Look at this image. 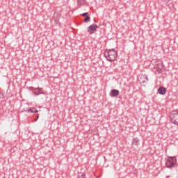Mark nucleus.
Instances as JSON below:
<instances>
[{
    "mask_svg": "<svg viewBox=\"0 0 178 178\" xmlns=\"http://www.w3.org/2000/svg\"><path fill=\"white\" fill-rule=\"evenodd\" d=\"M158 92L161 95H165L166 94V88H165L164 87H160L158 89Z\"/></svg>",
    "mask_w": 178,
    "mask_h": 178,
    "instance_id": "6",
    "label": "nucleus"
},
{
    "mask_svg": "<svg viewBox=\"0 0 178 178\" xmlns=\"http://www.w3.org/2000/svg\"><path fill=\"white\" fill-rule=\"evenodd\" d=\"M163 68V66H162V64H159L156 67V69L158 72L162 73V69Z\"/></svg>",
    "mask_w": 178,
    "mask_h": 178,
    "instance_id": "10",
    "label": "nucleus"
},
{
    "mask_svg": "<svg viewBox=\"0 0 178 178\" xmlns=\"http://www.w3.org/2000/svg\"><path fill=\"white\" fill-rule=\"evenodd\" d=\"M176 162L177 160L175 156H170L165 162V166L169 168H173L175 167V165H176Z\"/></svg>",
    "mask_w": 178,
    "mask_h": 178,
    "instance_id": "3",
    "label": "nucleus"
},
{
    "mask_svg": "<svg viewBox=\"0 0 178 178\" xmlns=\"http://www.w3.org/2000/svg\"><path fill=\"white\" fill-rule=\"evenodd\" d=\"M81 16H82L83 17H87V16H88V13H84L81 14Z\"/></svg>",
    "mask_w": 178,
    "mask_h": 178,
    "instance_id": "13",
    "label": "nucleus"
},
{
    "mask_svg": "<svg viewBox=\"0 0 178 178\" xmlns=\"http://www.w3.org/2000/svg\"><path fill=\"white\" fill-rule=\"evenodd\" d=\"M104 56L108 62H114L118 58V51L115 49L106 50L104 51Z\"/></svg>",
    "mask_w": 178,
    "mask_h": 178,
    "instance_id": "1",
    "label": "nucleus"
},
{
    "mask_svg": "<svg viewBox=\"0 0 178 178\" xmlns=\"http://www.w3.org/2000/svg\"><path fill=\"white\" fill-rule=\"evenodd\" d=\"M111 97H118L119 95V91L116 89L111 90L110 92Z\"/></svg>",
    "mask_w": 178,
    "mask_h": 178,
    "instance_id": "7",
    "label": "nucleus"
},
{
    "mask_svg": "<svg viewBox=\"0 0 178 178\" xmlns=\"http://www.w3.org/2000/svg\"><path fill=\"white\" fill-rule=\"evenodd\" d=\"M97 29H98V25L92 24V25L88 27L87 31L90 35H92L94 34V31H97Z\"/></svg>",
    "mask_w": 178,
    "mask_h": 178,
    "instance_id": "4",
    "label": "nucleus"
},
{
    "mask_svg": "<svg viewBox=\"0 0 178 178\" xmlns=\"http://www.w3.org/2000/svg\"><path fill=\"white\" fill-rule=\"evenodd\" d=\"M148 81V77L145 75H141L139 79V83H144Z\"/></svg>",
    "mask_w": 178,
    "mask_h": 178,
    "instance_id": "5",
    "label": "nucleus"
},
{
    "mask_svg": "<svg viewBox=\"0 0 178 178\" xmlns=\"http://www.w3.org/2000/svg\"><path fill=\"white\" fill-rule=\"evenodd\" d=\"M33 90H38V92H34V94L35 95H40V94H44V92H41L42 91V88H33Z\"/></svg>",
    "mask_w": 178,
    "mask_h": 178,
    "instance_id": "9",
    "label": "nucleus"
},
{
    "mask_svg": "<svg viewBox=\"0 0 178 178\" xmlns=\"http://www.w3.org/2000/svg\"><path fill=\"white\" fill-rule=\"evenodd\" d=\"M91 20V18L90 17V16H86L83 20L84 23H88L90 22Z\"/></svg>",
    "mask_w": 178,
    "mask_h": 178,
    "instance_id": "12",
    "label": "nucleus"
},
{
    "mask_svg": "<svg viewBox=\"0 0 178 178\" xmlns=\"http://www.w3.org/2000/svg\"><path fill=\"white\" fill-rule=\"evenodd\" d=\"M140 144V140L137 138H134L132 141V145H138Z\"/></svg>",
    "mask_w": 178,
    "mask_h": 178,
    "instance_id": "11",
    "label": "nucleus"
},
{
    "mask_svg": "<svg viewBox=\"0 0 178 178\" xmlns=\"http://www.w3.org/2000/svg\"><path fill=\"white\" fill-rule=\"evenodd\" d=\"M170 120L173 124L178 126V109L173 110L170 115Z\"/></svg>",
    "mask_w": 178,
    "mask_h": 178,
    "instance_id": "2",
    "label": "nucleus"
},
{
    "mask_svg": "<svg viewBox=\"0 0 178 178\" xmlns=\"http://www.w3.org/2000/svg\"><path fill=\"white\" fill-rule=\"evenodd\" d=\"M26 112H28L29 113H37L38 112V110L35 108H31L26 110Z\"/></svg>",
    "mask_w": 178,
    "mask_h": 178,
    "instance_id": "8",
    "label": "nucleus"
},
{
    "mask_svg": "<svg viewBox=\"0 0 178 178\" xmlns=\"http://www.w3.org/2000/svg\"><path fill=\"white\" fill-rule=\"evenodd\" d=\"M94 22H95V23H97V21L95 19H94Z\"/></svg>",
    "mask_w": 178,
    "mask_h": 178,
    "instance_id": "14",
    "label": "nucleus"
}]
</instances>
